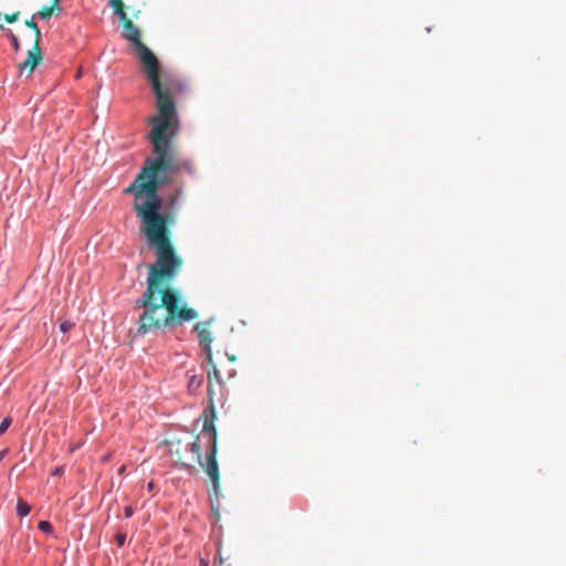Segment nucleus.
<instances>
[{
  "mask_svg": "<svg viewBox=\"0 0 566 566\" xmlns=\"http://www.w3.org/2000/svg\"><path fill=\"white\" fill-rule=\"evenodd\" d=\"M157 115L149 119V140L155 158H146L145 165L134 182L125 189L135 197L134 210L142 221L140 231L147 244L154 249L156 261L148 266L147 286L135 302V308L143 310L137 319L136 335L144 337L184 325L198 318V312L184 302L180 292L169 287L182 266L170 240V217L159 212L160 186L171 174L181 170L190 176L197 172L190 158L178 159L172 149V138L177 134V109L175 94L156 101Z\"/></svg>",
  "mask_w": 566,
  "mask_h": 566,
  "instance_id": "1",
  "label": "nucleus"
},
{
  "mask_svg": "<svg viewBox=\"0 0 566 566\" xmlns=\"http://www.w3.org/2000/svg\"><path fill=\"white\" fill-rule=\"evenodd\" d=\"M108 6L113 9L123 27V38L130 43V49L135 52L142 72L146 76L156 101L180 90V84L169 74L159 71V61L153 51L142 42L140 30L136 27L126 13V6L123 0H108Z\"/></svg>",
  "mask_w": 566,
  "mask_h": 566,
  "instance_id": "2",
  "label": "nucleus"
},
{
  "mask_svg": "<svg viewBox=\"0 0 566 566\" xmlns=\"http://www.w3.org/2000/svg\"><path fill=\"white\" fill-rule=\"evenodd\" d=\"M211 370L208 371V398H209V405L208 408L203 411L201 415V419H203V436L208 437L209 442L211 443V454L208 459L207 464V472L208 476L210 478L212 482V489L214 493L217 494L220 488V473H219V467L217 462V429L214 426V420L217 418L216 416V408H214V382L219 386H222L223 380L220 375L219 369L213 364V361L210 364Z\"/></svg>",
  "mask_w": 566,
  "mask_h": 566,
  "instance_id": "3",
  "label": "nucleus"
},
{
  "mask_svg": "<svg viewBox=\"0 0 566 566\" xmlns=\"http://www.w3.org/2000/svg\"><path fill=\"white\" fill-rule=\"evenodd\" d=\"M24 24L34 32V41L32 50L28 51L27 59L19 64L20 73L28 71L31 74L38 64L42 61V53L40 48L41 31L34 21V15L31 19L25 20Z\"/></svg>",
  "mask_w": 566,
  "mask_h": 566,
  "instance_id": "4",
  "label": "nucleus"
},
{
  "mask_svg": "<svg viewBox=\"0 0 566 566\" xmlns=\"http://www.w3.org/2000/svg\"><path fill=\"white\" fill-rule=\"evenodd\" d=\"M190 450L193 453L195 460L203 468L205 472H207V464L209 455L211 454V443L209 442L208 437L203 436V430L200 436L195 438V441L190 444Z\"/></svg>",
  "mask_w": 566,
  "mask_h": 566,
  "instance_id": "5",
  "label": "nucleus"
},
{
  "mask_svg": "<svg viewBox=\"0 0 566 566\" xmlns=\"http://www.w3.org/2000/svg\"><path fill=\"white\" fill-rule=\"evenodd\" d=\"M212 319L199 322L193 326V331L197 333V337L200 346L205 349L208 363H212L211 343L212 336L210 332V324Z\"/></svg>",
  "mask_w": 566,
  "mask_h": 566,
  "instance_id": "6",
  "label": "nucleus"
},
{
  "mask_svg": "<svg viewBox=\"0 0 566 566\" xmlns=\"http://www.w3.org/2000/svg\"><path fill=\"white\" fill-rule=\"evenodd\" d=\"M31 511V506L22 499H19L17 502V513L24 517L27 516Z\"/></svg>",
  "mask_w": 566,
  "mask_h": 566,
  "instance_id": "7",
  "label": "nucleus"
},
{
  "mask_svg": "<svg viewBox=\"0 0 566 566\" xmlns=\"http://www.w3.org/2000/svg\"><path fill=\"white\" fill-rule=\"evenodd\" d=\"M59 1L60 0H54L52 6L41 8V10L38 12V15L42 19L51 18Z\"/></svg>",
  "mask_w": 566,
  "mask_h": 566,
  "instance_id": "8",
  "label": "nucleus"
},
{
  "mask_svg": "<svg viewBox=\"0 0 566 566\" xmlns=\"http://www.w3.org/2000/svg\"><path fill=\"white\" fill-rule=\"evenodd\" d=\"M202 384V377H198L196 375H192L189 377L188 380V388L190 391L197 390Z\"/></svg>",
  "mask_w": 566,
  "mask_h": 566,
  "instance_id": "9",
  "label": "nucleus"
},
{
  "mask_svg": "<svg viewBox=\"0 0 566 566\" xmlns=\"http://www.w3.org/2000/svg\"><path fill=\"white\" fill-rule=\"evenodd\" d=\"M8 36L11 40L14 51L15 52L20 51L21 45H20V41H19L18 36L11 30H8Z\"/></svg>",
  "mask_w": 566,
  "mask_h": 566,
  "instance_id": "10",
  "label": "nucleus"
},
{
  "mask_svg": "<svg viewBox=\"0 0 566 566\" xmlns=\"http://www.w3.org/2000/svg\"><path fill=\"white\" fill-rule=\"evenodd\" d=\"M38 527H39L40 531H42L43 533H46V534H51L52 531H53V527H52L51 523L48 522V521L39 522Z\"/></svg>",
  "mask_w": 566,
  "mask_h": 566,
  "instance_id": "11",
  "label": "nucleus"
},
{
  "mask_svg": "<svg viewBox=\"0 0 566 566\" xmlns=\"http://www.w3.org/2000/svg\"><path fill=\"white\" fill-rule=\"evenodd\" d=\"M12 419L10 417L3 418V420L0 423V436L3 434L8 428L11 426Z\"/></svg>",
  "mask_w": 566,
  "mask_h": 566,
  "instance_id": "12",
  "label": "nucleus"
},
{
  "mask_svg": "<svg viewBox=\"0 0 566 566\" xmlns=\"http://www.w3.org/2000/svg\"><path fill=\"white\" fill-rule=\"evenodd\" d=\"M19 15H20V12L17 11V12H13L11 14H4L3 15V19L8 22V23H13L15 22L18 19H19Z\"/></svg>",
  "mask_w": 566,
  "mask_h": 566,
  "instance_id": "13",
  "label": "nucleus"
},
{
  "mask_svg": "<svg viewBox=\"0 0 566 566\" xmlns=\"http://www.w3.org/2000/svg\"><path fill=\"white\" fill-rule=\"evenodd\" d=\"M176 454H177V461L179 463V465L182 468V469H190L191 465L187 462L184 461V458L182 455L180 454L179 450H176Z\"/></svg>",
  "mask_w": 566,
  "mask_h": 566,
  "instance_id": "14",
  "label": "nucleus"
},
{
  "mask_svg": "<svg viewBox=\"0 0 566 566\" xmlns=\"http://www.w3.org/2000/svg\"><path fill=\"white\" fill-rule=\"evenodd\" d=\"M72 327H73V323H71V322H69V321L62 322V323L60 324V329H61L63 333L69 332Z\"/></svg>",
  "mask_w": 566,
  "mask_h": 566,
  "instance_id": "15",
  "label": "nucleus"
},
{
  "mask_svg": "<svg viewBox=\"0 0 566 566\" xmlns=\"http://www.w3.org/2000/svg\"><path fill=\"white\" fill-rule=\"evenodd\" d=\"M115 539L118 546H123L125 544L126 535L124 533H117Z\"/></svg>",
  "mask_w": 566,
  "mask_h": 566,
  "instance_id": "16",
  "label": "nucleus"
},
{
  "mask_svg": "<svg viewBox=\"0 0 566 566\" xmlns=\"http://www.w3.org/2000/svg\"><path fill=\"white\" fill-rule=\"evenodd\" d=\"M124 514H125V517H127V518L130 517L134 514L133 507L132 506H126L124 509Z\"/></svg>",
  "mask_w": 566,
  "mask_h": 566,
  "instance_id": "17",
  "label": "nucleus"
},
{
  "mask_svg": "<svg viewBox=\"0 0 566 566\" xmlns=\"http://www.w3.org/2000/svg\"><path fill=\"white\" fill-rule=\"evenodd\" d=\"M7 450L0 451V462L2 461L3 457L6 455Z\"/></svg>",
  "mask_w": 566,
  "mask_h": 566,
  "instance_id": "18",
  "label": "nucleus"
},
{
  "mask_svg": "<svg viewBox=\"0 0 566 566\" xmlns=\"http://www.w3.org/2000/svg\"><path fill=\"white\" fill-rule=\"evenodd\" d=\"M148 489H149V490H151V489H153V483H151V482L148 484Z\"/></svg>",
  "mask_w": 566,
  "mask_h": 566,
  "instance_id": "19",
  "label": "nucleus"
},
{
  "mask_svg": "<svg viewBox=\"0 0 566 566\" xmlns=\"http://www.w3.org/2000/svg\"><path fill=\"white\" fill-rule=\"evenodd\" d=\"M59 473H60V469H56V470L54 471V474H59Z\"/></svg>",
  "mask_w": 566,
  "mask_h": 566,
  "instance_id": "20",
  "label": "nucleus"
}]
</instances>
